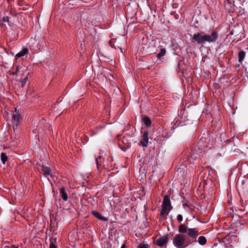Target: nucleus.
Listing matches in <instances>:
<instances>
[{
	"label": "nucleus",
	"mask_w": 248,
	"mask_h": 248,
	"mask_svg": "<svg viewBox=\"0 0 248 248\" xmlns=\"http://www.w3.org/2000/svg\"><path fill=\"white\" fill-rule=\"evenodd\" d=\"M180 233H187L189 237L195 238L200 234V232L196 228H188L184 224H181L178 227Z\"/></svg>",
	"instance_id": "f03ea898"
},
{
	"label": "nucleus",
	"mask_w": 248,
	"mask_h": 248,
	"mask_svg": "<svg viewBox=\"0 0 248 248\" xmlns=\"http://www.w3.org/2000/svg\"><path fill=\"white\" fill-rule=\"evenodd\" d=\"M28 49L27 48H24L16 55V57L20 58L23 57L28 54Z\"/></svg>",
	"instance_id": "9b49d317"
},
{
	"label": "nucleus",
	"mask_w": 248,
	"mask_h": 248,
	"mask_svg": "<svg viewBox=\"0 0 248 248\" xmlns=\"http://www.w3.org/2000/svg\"><path fill=\"white\" fill-rule=\"evenodd\" d=\"M148 132H145L142 136V140L140 141V143L143 147H147L148 144Z\"/></svg>",
	"instance_id": "6e6552de"
},
{
	"label": "nucleus",
	"mask_w": 248,
	"mask_h": 248,
	"mask_svg": "<svg viewBox=\"0 0 248 248\" xmlns=\"http://www.w3.org/2000/svg\"><path fill=\"white\" fill-rule=\"evenodd\" d=\"M239 211H241V212H243L244 211V209H239Z\"/></svg>",
	"instance_id": "c85d7f7f"
},
{
	"label": "nucleus",
	"mask_w": 248,
	"mask_h": 248,
	"mask_svg": "<svg viewBox=\"0 0 248 248\" xmlns=\"http://www.w3.org/2000/svg\"><path fill=\"white\" fill-rule=\"evenodd\" d=\"M22 69L23 68L21 67H17V70H16V73H19L20 71H22Z\"/></svg>",
	"instance_id": "b1692460"
},
{
	"label": "nucleus",
	"mask_w": 248,
	"mask_h": 248,
	"mask_svg": "<svg viewBox=\"0 0 248 248\" xmlns=\"http://www.w3.org/2000/svg\"><path fill=\"white\" fill-rule=\"evenodd\" d=\"M169 240V236L167 235L160 237L155 241V244L158 246H163L168 242Z\"/></svg>",
	"instance_id": "0eeeda50"
},
{
	"label": "nucleus",
	"mask_w": 248,
	"mask_h": 248,
	"mask_svg": "<svg viewBox=\"0 0 248 248\" xmlns=\"http://www.w3.org/2000/svg\"><path fill=\"white\" fill-rule=\"evenodd\" d=\"M28 75H29L28 71L26 70V75L24 77V78L21 80V81L22 87H24L26 85L27 81L28 80Z\"/></svg>",
	"instance_id": "dca6fc26"
},
{
	"label": "nucleus",
	"mask_w": 248,
	"mask_h": 248,
	"mask_svg": "<svg viewBox=\"0 0 248 248\" xmlns=\"http://www.w3.org/2000/svg\"><path fill=\"white\" fill-rule=\"evenodd\" d=\"M60 195L64 201L68 200V196L64 187H62L60 190Z\"/></svg>",
	"instance_id": "9d476101"
},
{
	"label": "nucleus",
	"mask_w": 248,
	"mask_h": 248,
	"mask_svg": "<svg viewBox=\"0 0 248 248\" xmlns=\"http://www.w3.org/2000/svg\"><path fill=\"white\" fill-rule=\"evenodd\" d=\"M197 242L201 245H204L207 242L206 238L203 236H201L198 238Z\"/></svg>",
	"instance_id": "4468645a"
},
{
	"label": "nucleus",
	"mask_w": 248,
	"mask_h": 248,
	"mask_svg": "<svg viewBox=\"0 0 248 248\" xmlns=\"http://www.w3.org/2000/svg\"><path fill=\"white\" fill-rule=\"evenodd\" d=\"M166 53V49L164 48H162L160 49L159 53L157 54V58L158 59H160L163 56H165Z\"/></svg>",
	"instance_id": "f3484780"
},
{
	"label": "nucleus",
	"mask_w": 248,
	"mask_h": 248,
	"mask_svg": "<svg viewBox=\"0 0 248 248\" xmlns=\"http://www.w3.org/2000/svg\"><path fill=\"white\" fill-rule=\"evenodd\" d=\"M161 207L162 209L160 212V215L162 217L167 216L172 208L170 201L168 196L165 195L164 197Z\"/></svg>",
	"instance_id": "7ed1b4c3"
},
{
	"label": "nucleus",
	"mask_w": 248,
	"mask_h": 248,
	"mask_svg": "<svg viewBox=\"0 0 248 248\" xmlns=\"http://www.w3.org/2000/svg\"><path fill=\"white\" fill-rule=\"evenodd\" d=\"M138 248H150V246L147 244L142 243L138 246Z\"/></svg>",
	"instance_id": "412c9836"
},
{
	"label": "nucleus",
	"mask_w": 248,
	"mask_h": 248,
	"mask_svg": "<svg viewBox=\"0 0 248 248\" xmlns=\"http://www.w3.org/2000/svg\"><path fill=\"white\" fill-rule=\"evenodd\" d=\"M246 55V53L244 51H241L238 54L239 62L242 63Z\"/></svg>",
	"instance_id": "2eb2a0df"
},
{
	"label": "nucleus",
	"mask_w": 248,
	"mask_h": 248,
	"mask_svg": "<svg viewBox=\"0 0 248 248\" xmlns=\"http://www.w3.org/2000/svg\"><path fill=\"white\" fill-rule=\"evenodd\" d=\"M42 170L43 171L44 175L46 177H47L48 176L51 175L50 170L49 168L43 166Z\"/></svg>",
	"instance_id": "ddd939ff"
},
{
	"label": "nucleus",
	"mask_w": 248,
	"mask_h": 248,
	"mask_svg": "<svg viewBox=\"0 0 248 248\" xmlns=\"http://www.w3.org/2000/svg\"><path fill=\"white\" fill-rule=\"evenodd\" d=\"M33 45H34V46H30V47L33 50L37 51L39 49L38 43L36 41H34Z\"/></svg>",
	"instance_id": "aec40b11"
},
{
	"label": "nucleus",
	"mask_w": 248,
	"mask_h": 248,
	"mask_svg": "<svg viewBox=\"0 0 248 248\" xmlns=\"http://www.w3.org/2000/svg\"><path fill=\"white\" fill-rule=\"evenodd\" d=\"M172 243L177 248H186L188 246V242L184 233L175 234L172 238Z\"/></svg>",
	"instance_id": "f257e3e1"
},
{
	"label": "nucleus",
	"mask_w": 248,
	"mask_h": 248,
	"mask_svg": "<svg viewBox=\"0 0 248 248\" xmlns=\"http://www.w3.org/2000/svg\"><path fill=\"white\" fill-rule=\"evenodd\" d=\"M126 246L125 244H123L121 248H125Z\"/></svg>",
	"instance_id": "bb28decb"
},
{
	"label": "nucleus",
	"mask_w": 248,
	"mask_h": 248,
	"mask_svg": "<svg viewBox=\"0 0 248 248\" xmlns=\"http://www.w3.org/2000/svg\"><path fill=\"white\" fill-rule=\"evenodd\" d=\"M124 140H125V138H123V142L124 143Z\"/></svg>",
	"instance_id": "c756f323"
},
{
	"label": "nucleus",
	"mask_w": 248,
	"mask_h": 248,
	"mask_svg": "<svg viewBox=\"0 0 248 248\" xmlns=\"http://www.w3.org/2000/svg\"><path fill=\"white\" fill-rule=\"evenodd\" d=\"M121 50L122 52H123V51H122V48H121Z\"/></svg>",
	"instance_id": "7c9ffc66"
},
{
	"label": "nucleus",
	"mask_w": 248,
	"mask_h": 248,
	"mask_svg": "<svg viewBox=\"0 0 248 248\" xmlns=\"http://www.w3.org/2000/svg\"><path fill=\"white\" fill-rule=\"evenodd\" d=\"M130 146L129 143L128 142L126 143V148H128Z\"/></svg>",
	"instance_id": "a878e982"
},
{
	"label": "nucleus",
	"mask_w": 248,
	"mask_h": 248,
	"mask_svg": "<svg viewBox=\"0 0 248 248\" xmlns=\"http://www.w3.org/2000/svg\"><path fill=\"white\" fill-rule=\"evenodd\" d=\"M177 218L179 221L181 222L183 220V216L181 215H178Z\"/></svg>",
	"instance_id": "5701e85b"
},
{
	"label": "nucleus",
	"mask_w": 248,
	"mask_h": 248,
	"mask_svg": "<svg viewBox=\"0 0 248 248\" xmlns=\"http://www.w3.org/2000/svg\"><path fill=\"white\" fill-rule=\"evenodd\" d=\"M204 41L209 43L215 42L218 38V34L217 32L213 31L210 34L204 35Z\"/></svg>",
	"instance_id": "20e7f679"
},
{
	"label": "nucleus",
	"mask_w": 248,
	"mask_h": 248,
	"mask_svg": "<svg viewBox=\"0 0 248 248\" xmlns=\"http://www.w3.org/2000/svg\"><path fill=\"white\" fill-rule=\"evenodd\" d=\"M1 160L2 163L5 164L8 160V157L4 153H1L0 155Z\"/></svg>",
	"instance_id": "6ab92c4d"
},
{
	"label": "nucleus",
	"mask_w": 248,
	"mask_h": 248,
	"mask_svg": "<svg viewBox=\"0 0 248 248\" xmlns=\"http://www.w3.org/2000/svg\"><path fill=\"white\" fill-rule=\"evenodd\" d=\"M3 22H8L9 21V17L8 16H4L2 18Z\"/></svg>",
	"instance_id": "4be33fe9"
},
{
	"label": "nucleus",
	"mask_w": 248,
	"mask_h": 248,
	"mask_svg": "<svg viewBox=\"0 0 248 248\" xmlns=\"http://www.w3.org/2000/svg\"><path fill=\"white\" fill-rule=\"evenodd\" d=\"M102 160L103 159L102 156H99L96 159V163L98 170H99V167L103 166V167H105L106 166L105 164L102 163Z\"/></svg>",
	"instance_id": "f8f14e48"
},
{
	"label": "nucleus",
	"mask_w": 248,
	"mask_h": 248,
	"mask_svg": "<svg viewBox=\"0 0 248 248\" xmlns=\"http://www.w3.org/2000/svg\"><path fill=\"white\" fill-rule=\"evenodd\" d=\"M92 213L93 215H94L96 218H98L99 219L103 221L108 220L107 218L102 216L99 212L93 211L92 212Z\"/></svg>",
	"instance_id": "1a4fd4ad"
},
{
	"label": "nucleus",
	"mask_w": 248,
	"mask_h": 248,
	"mask_svg": "<svg viewBox=\"0 0 248 248\" xmlns=\"http://www.w3.org/2000/svg\"><path fill=\"white\" fill-rule=\"evenodd\" d=\"M192 39L199 44H202L205 43L204 34L203 32H199L194 34L193 36Z\"/></svg>",
	"instance_id": "39448f33"
},
{
	"label": "nucleus",
	"mask_w": 248,
	"mask_h": 248,
	"mask_svg": "<svg viewBox=\"0 0 248 248\" xmlns=\"http://www.w3.org/2000/svg\"><path fill=\"white\" fill-rule=\"evenodd\" d=\"M143 121L146 126H149L151 124V121L148 117H144Z\"/></svg>",
	"instance_id": "a211bd4d"
},
{
	"label": "nucleus",
	"mask_w": 248,
	"mask_h": 248,
	"mask_svg": "<svg viewBox=\"0 0 248 248\" xmlns=\"http://www.w3.org/2000/svg\"><path fill=\"white\" fill-rule=\"evenodd\" d=\"M16 113L12 115V123L14 129L17 128V125L19 121L20 116L19 113L16 112V109L15 108Z\"/></svg>",
	"instance_id": "423d86ee"
},
{
	"label": "nucleus",
	"mask_w": 248,
	"mask_h": 248,
	"mask_svg": "<svg viewBox=\"0 0 248 248\" xmlns=\"http://www.w3.org/2000/svg\"><path fill=\"white\" fill-rule=\"evenodd\" d=\"M10 248H18L17 247H16L14 245L11 246Z\"/></svg>",
	"instance_id": "cd10ccee"
},
{
	"label": "nucleus",
	"mask_w": 248,
	"mask_h": 248,
	"mask_svg": "<svg viewBox=\"0 0 248 248\" xmlns=\"http://www.w3.org/2000/svg\"><path fill=\"white\" fill-rule=\"evenodd\" d=\"M49 248H57L56 246L53 244L51 243L50 244Z\"/></svg>",
	"instance_id": "393cba45"
},
{
	"label": "nucleus",
	"mask_w": 248,
	"mask_h": 248,
	"mask_svg": "<svg viewBox=\"0 0 248 248\" xmlns=\"http://www.w3.org/2000/svg\"><path fill=\"white\" fill-rule=\"evenodd\" d=\"M227 1H228V2H229V0H227Z\"/></svg>",
	"instance_id": "2f4dec72"
}]
</instances>
